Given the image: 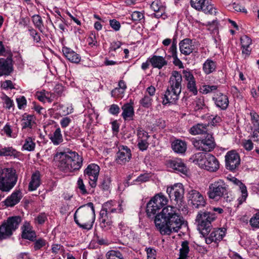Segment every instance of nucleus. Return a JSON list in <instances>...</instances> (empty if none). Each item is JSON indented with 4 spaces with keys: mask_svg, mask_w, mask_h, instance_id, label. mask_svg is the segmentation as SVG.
<instances>
[{
    "mask_svg": "<svg viewBox=\"0 0 259 259\" xmlns=\"http://www.w3.org/2000/svg\"><path fill=\"white\" fill-rule=\"evenodd\" d=\"M167 198L161 193L155 195L147 203L146 212L149 218H154L157 230L162 235L178 232L184 223L183 218L176 212V208L171 206L164 207L161 212H157L167 203Z\"/></svg>",
    "mask_w": 259,
    "mask_h": 259,
    "instance_id": "1",
    "label": "nucleus"
},
{
    "mask_svg": "<svg viewBox=\"0 0 259 259\" xmlns=\"http://www.w3.org/2000/svg\"><path fill=\"white\" fill-rule=\"evenodd\" d=\"M218 89L217 85H204L202 86L201 90V93L203 94H207L216 91Z\"/></svg>",
    "mask_w": 259,
    "mask_h": 259,
    "instance_id": "50",
    "label": "nucleus"
},
{
    "mask_svg": "<svg viewBox=\"0 0 259 259\" xmlns=\"http://www.w3.org/2000/svg\"><path fill=\"white\" fill-rule=\"evenodd\" d=\"M122 201L121 203H117L115 201H110L105 203L100 213H104V215L111 216L112 213H121L123 211Z\"/></svg>",
    "mask_w": 259,
    "mask_h": 259,
    "instance_id": "14",
    "label": "nucleus"
},
{
    "mask_svg": "<svg viewBox=\"0 0 259 259\" xmlns=\"http://www.w3.org/2000/svg\"><path fill=\"white\" fill-rule=\"evenodd\" d=\"M137 140H148L150 136L148 135L147 132L145 131L142 128L138 127L137 129Z\"/></svg>",
    "mask_w": 259,
    "mask_h": 259,
    "instance_id": "49",
    "label": "nucleus"
},
{
    "mask_svg": "<svg viewBox=\"0 0 259 259\" xmlns=\"http://www.w3.org/2000/svg\"><path fill=\"white\" fill-rule=\"evenodd\" d=\"M33 24L41 32H43L44 25L41 17L39 15H34L32 17Z\"/></svg>",
    "mask_w": 259,
    "mask_h": 259,
    "instance_id": "42",
    "label": "nucleus"
},
{
    "mask_svg": "<svg viewBox=\"0 0 259 259\" xmlns=\"http://www.w3.org/2000/svg\"><path fill=\"white\" fill-rule=\"evenodd\" d=\"M74 220L80 228L87 230H91L95 220L93 203L89 202L79 207L74 214Z\"/></svg>",
    "mask_w": 259,
    "mask_h": 259,
    "instance_id": "3",
    "label": "nucleus"
},
{
    "mask_svg": "<svg viewBox=\"0 0 259 259\" xmlns=\"http://www.w3.org/2000/svg\"><path fill=\"white\" fill-rule=\"evenodd\" d=\"M203 165L205 169L210 171H215L219 168V162L218 159L210 154L206 155Z\"/></svg>",
    "mask_w": 259,
    "mask_h": 259,
    "instance_id": "19",
    "label": "nucleus"
},
{
    "mask_svg": "<svg viewBox=\"0 0 259 259\" xmlns=\"http://www.w3.org/2000/svg\"><path fill=\"white\" fill-rule=\"evenodd\" d=\"M182 75L178 71H173L169 78L167 88L175 90L179 93L182 92Z\"/></svg>",
    "mask_w": 259,
    "mask_h": 259,
    "instance_id": "15",
    "label": "nucleus"
},
{
    "mask_svg": "<svg viewBox=\"0 0 259 259\" xmlns=\"http://www.w3.org/2000/svg\"><path fill=\"white\" fill-rule=\"evenodd\" d=\"M18 177L16 170L13 168L0 169V190L9 192L16 185Z\"/></svg>",
    "mask_w": 259,
    "mask_h": 259,
    "instance_id": "4",
    "label": "nucleus"
},
{
    "mask_svg": "<svg viewBox=\"0 0 259 259\" xmlns=\"http://www.w3.org/2000/svg\"><path fill=\"white\" fill-rule=\"evenodd\" d=\"M19 156L18 152L12 147H3L0 145V156L6 158H17Z\"/></svg>",
    "mask_w": 259,
    "mask_h": 259,
    "instance_id": "28",
    "label": "nucleus"
},
{
    "mask_svg": "<svg viewBox=\"0 0 259 259\" xmlns=\"http://www.w3.org/2000/svg\"><path fill=\"white\" fill-rule=\"evenodd\" d=\"M148 60L153 68L159 69H161L167 64V62L165 58L160 56L153 55L149 58Z\"/></svg>",
    "mask_w": 259,
    "mask_h": 259,
    "instance_id": "29",
    "label": "nucleus"
},
{
    "mask_svg": "<svg viewBox=\"0 0 259 259\" xmlns=\"http://www.w3.org/2000/svg\"><path fill=\"white\" fill-rule=\"evenodd\" d=\"M111 178L108 176H105L101 183L100 187L104 190H108L111 185Z\"/></svg>",
    "mask_w": 259,
    "mask_h": 259,
    "instance_id": "47",
    "label": "nucleus"
},
{
    "mask_svg": "<svg viewBox=\"0 0 259 259\" xmlns=\"http://www.w3.org/2000/svg\"><path fill=\"white\" fill-rule=\"evenodd\" d=\"M131 19L134 21H140L144 19L143 13L138 11H135L131 15Z\"/></svg>",
    "mask_w": 259,
    "mask_h": 259,
    "instance_id": "55",
    "label": "nucleus"
},
{
    "mask_svg": "<svg viewBox=\"0 0 259 259\" xmlns=\"http://www.w3.org/2000/svg\"><path fill=\"white\" fill-rule=\"evenodd\" d=\"M230 181L235 185L238 186L239 190L241 191V195L238 198V204H241L243 202L245 201L247 196L248 193L247 188L245 185L239 180L235 177H232L230 179Z\"/></svg>",
    "mask_w": 259,
    "mask_h": 259,
    "instance_id": "22",
    "label": "nucleus"
},
{
    "mask_svg": "<svg viewBox=\"0 0 259 259\" xmlns=\"http://www.w3.org/2000/svg\"><path fill=\"white\" fill-rule=\"evenodd\" d=\"M100 170V167L95 163L89 164L84 170L83 176L89 179V184L92 188L97 185Z\"/></svg>",
    "mask_w": 259,
    "mask_h": 259,
    "instance_id": "11",
    "label": "nucleus"
},
{
    "mask_svg": "<svg viewBox=\"0 0 259 259\" xmlns=\"http://www.w3.org/2000/svg\"><path fill=\"white\" fill-rule=\"evenodd\" d=\"M250 225L255 228H259V212L256 213L253 217L250 220Z\"/></svg>",
    "mask_w": 259,
    "mask_h": 259,
    "instance_id": "56",
    "label": "nucleus"
},
{
    "mask_svg": "<svg viewBox=\"0 0 259 259\" xmlns=\"http://www.w3.org/2000/svg\"><path fill=\"white\" fill-rule=\"evenodd\" d=\"M2 99L4 101L5 104L6 105V108L10 109L14 106L13 100H12L7 95H5L3 97H2Z\"/></svg>",
    "mask_w": 259,
    "mask_h": 259,
    "instance_id": "62",
    "label": "nucleus"
},
{
    "mask_svg": "<svg viewBox=\"0 0 259 259\" xmlns=\"http://www.w3.org/2000/svg\"><path fill=\"white\" fill-rule=\"evenodd\" d=\"M171 148L176 153L183 154L186 151L187 144L181 140H176L171 143Z\"/></svg>",
    "mask_w": 259,
    "mask_h": 259,
    "instance_id": "34",
    "label": "nucleus"
},
{
    "mask_svg": "<svg viewBox=\"0 0 259 259\" xmlns=\"http://www.w3.org/2000/svg\"><path fill=\"white\" fill-rule=\"evenodd\" d=\"M40 177L41 175L39 171H36L32 174L31 177V181L28 186L29 191H34L40 186Z\"/></svg>",
    "mask_w": 259,
    "mask_h": 259,
    "instance_id": "33",
    "label": "nucleus"
},
{
    "mask_svg": "<svg viewBox=\"0 0 259 259\" xmlns=\"http://www.w3.org/2000/svg\"><path fill=\"white\" fill-rule=\"evenodd\" d=\"M208 126V124L197 123L190 128L189 133L192 135L206 134Z\"/></svg>",
    "mask_w": 259,
    "mask_h": 259,
    "instance_id": "35",
    "label": "nucleus"
},
{
    "mask_svg": "<svg viewBox=\"0 0 259 259\" xmlns=\"http://www.w3.org/2000/svg\"><path fill=\"white\" fill-rule=\"evenodd\" d=\"M181 53L185 56L189 55L194 50V47L192 45V40L190 38H185L179 43Z\"/></svg>",
    "mask_w": 259,
    "mask_h": 259,
    "instance_id": "26",
    "label": "nucleus"
},
{
    "mask_svg": "<svg viewBox=\"0 0 259 259\" xmlns=\"http://www.w3.org/2000/svg\"><path fill=\"white\" fill-rule=\"evenodd\" d=\"M30 35L33 37L34 41L39 42L41 40V38L38 32L33 28L29 29Z\"/></svg>",
    "mask_w": 259,
    "mask_h": 259,
    "instance_id": "58",
    "label": "nucleus"
},
{
    "mask_svg": "<svg viewBox=\"0 0 259 259\" xmlns=\"http://www.w3.org/2000/svg\"><path fill=\"white\" fill-rule=\"evenodd\" d=\"M83 158L75 152H57L54 157L56 165L65 172H74L80 169Z\"/></svg>",
    "mask_w": 259,
    "mask_h": 259,
    "instance_id": "2",
    "label": "nucleus"
},
{
    "mask_svg": "<svg viewBox=\"0 0 259 259\" xmlns=\"http://www.w3.org/2000/svg\"><path fill=\"white\" fill-rule=\"evenodd\" d=\"M226 230L225 228H219L213 230L209 236L205 238V242L209 244L212 242L218 243L222 240L226 234Z\"/></svg>",
    "mask_w": 259,
    "mask_h": 259,
    "instance_id": "18",
    "label": "nucleus"
},
{
    "mask_svg": "<svg viewBox=\"0 0 259 259\" xmlns=\"http://www.w3.org/2000/svg\"><path fill=\"white\" fill-rule=\"evenodd\" d=\"M228 185L219 179L209 184L207 195L210 199L218 201L228 193Z\"/></svg>",
    "mask_w": 259,
    "mask_h": 259,
    "instance_id": "7",
    "label": "nucleus"
},
{
    "mask_svg": "<svg viewBox=\"0 0 259 259\" xmlns=\"http://www.w3.org/2000/svg\"><path fill=\"white\" fill-rule=\"evenodd\" d=\"M50 139L55 145H58L63 141V137L61 134V130L57 128L51 136Z\"/></svg>",
    "mask_w": 259,
    "mask_h": 259,
    "instance_id": "41",
    "label": "nucleus"
},
{
    "mask_svg": "<svg viewBox=\"0 0 259 259\" xmlns=\"http://www.w3.org/2000/svg\"><path fill=\"white\" fill-rule=\"evenodd\" d=\"M216 217L215 214L209 211H200L196 218V223L197 225V229L200 233L205 236L210 232L211 228V222Z\"/></svg>",
    "mask_w": 259,
    "mask_h": 259,
    "instance_id": "5",
    "label": "nucleus"
},
{
    "mask_svg": "<svg viewBox=\"0 0 259 259\" xmlns=\"http://www.w3.org/2000/svg\"><path fill=\"white\" fill-rule=\"evenodd\" d=\"M21 198V192L19 190H17L13 192L10 196L8 197L4 202L7 206L12 207L19 203Z\"/></svg>",
    "mask_w": 259,
    "mask_h": 259,
    "instance_id": "30",
    "label": "nucleus"
},
{
    "mask_svg": "<svg viewBox=\"0 0 259 259\" xmlns=\"http://www.w3.org/2000/svg\"><path fill=\"white\" fill-rule=\"evenodd\" d=\"M240 164V156L235 150L228 151L225 155V165L227 169L234 171Z\"/></svg>",
    "mask_w": 259,
    "mask_h": 259,
    "instance_id": "12",
    "label": "nucleus"
},
{
    "mask_svg": "<svg viewBox=\"0 0 259 259\" xmlns=\"http://www.w3.org/2000/svg\"><path fill=\"white\" fill-rule=\"evenodd\" d=\"M138 141V147L139 149L142 151L147 150L149 146V143L148 140H137Z\"/></svg>",
    "mask_w": 259,
    "mask_h": 259,
    "instance_id": "57",
    "label": "nucleus"
},
{
    "mask_svg": "<svg viewBox=\"0 0 259 259\" xmlns=\"http://www.w3.org/2000/svg\"><path fill=\"white\" fill-rule=\"evenodd\" d=\"M152 97L145 95L140 101V103L143 107L148 108L152 106Z\"/></svg>",
    "mask_w": 259,
    "mask_h": 259,
    "instance_id": "45",
    "label": "nucleus"
},
{
    "mask_svg": "<svg viewBox=\"0 0 259 259\" xmlns=\"http://www.w3.org/2000/svg\"><path fill=\"white\" fill-rule=\"evenodd\" d=\"M106 257V259H125V254L117 250H111L107 252Z\"/></svg>",
    "mask_w": 259,
    "mask_h": 259,
    "instance_id": "39",
    "label": "nucleus"
},
{
    "mask_svg": "<svg viewBox=\"0 0 259 259\" xmlns=\"http://www.w3.org/2000/svg\"><path fill=\"white\" fill-rule=\"evenodd\" d=\"M212 99L217 107L223 110H225L228 108L229 101L226 95L217 91L214 93Z\"/></svg>",
    "mask_w": 259,
    "mask_h": 259,
    "instance_id": "17",
    "label": "nucleus"
},
{
    "mask_svg": "<svg viewBox=\"0 0 259 259\" xmlns=\"http://www.w3.org/2000/svg\"><path fill=\"white\" fill-rule=\"evenodd\" d=\"M71 119L70 117H64L60 121V125L62 128H66L71 122Z\"/></svg>",
    "mask_w": 259,
    "mask_h": 259,
    "instance_id": "61",
    "label": "nucleus"
},
{
    "mask_svg": "<svg viewBox=\"0 0 259 259\" xmlns=\"http://www.w3.org/2000/svg\"><path fill=\"white\" fill-rule=\"evenodd\" d=\"M193 106L195 111L203 109L205 106L204 99L203 98H196L193 103Z\"/></svg>",
    "mask_w": 259,
    "mask_h": 259,
    "instance_id": "44",
    "label": "nucleus"
},
{
    "mask_svg": "<svg viewBox=\"0 0 259 259\" xmlns=\"http://www.w3.org/2000/svg\"><path fill=\"white\" fill-rule=\"evenodd\" d=\"M147 259H156V251L152 248H146Z\"/></svg>",
    "mask_w": 259,
    "mask_h": 259,
    "instance_id": "64",
    "label": "nucleus"
},
{
    "mask_svg": "<svg viewBox=\"0 0 259 259\" xmlns=\"http://www.w3.org/2000/svg\"><path fill=\"white\" fill-rule=\"evenodd\" d=\"M132 157L131 151L126 146H119L116 155V161L119 164H123L129 161Z\"/></svg>",
    "mask_w": 259,
    "mask_h": 259,
    "instance_id": "16",
    "label": "nucleus"
},
{
    "mask_svg": "<svg viewBox=\"0 0 259 259\" xmlns=\"http://www.w3.org/2000/svg\"><path fill=\"white\" fill-rule=\"evenodd\" d=\"M16 101L19 109L24 108L26 105V100L24 96L17 98Z\"/></svg>",
    "mask_w": 259,
    "mask_h": 259,
    "instance_id": "60",
    "label": "nucleus"
},
{
    "mask_svg": "<svg viewBox=\"0 0 259 259\" xmlns=\"http://www.w3.org/2000/svg\"><path fill=\"white\" fill-rule=\"evenodd\" d=\"M189 250L188 241H183L181 244V248L180 249V256L178 259H186Z\"/></svg>",
    "mask_w": 259,
    "mask_h": 259,
    "instance_id": "40",
    "label": "nucleus"
},
{
    "mask_svg": "<svg viewBox=\"0 0 259 259\" xmlns=\"http://www.w3.org/2000/svg\"><path fill=\"white\" fill-rule=\"evenodd\" d=\"M22 221L19 216L9 217L0 226V240L10 237Z\"/></svg>",
    "mask_w": 259,
    "mask_h": 259,
    "instance_id": "6",
    "label": "nucleus"
},
{
    "mask_svg": "<svg viewBox=\"0 0 259 259\" xmlns=\"http://www.w3.org/2000/svg\"><path fill=\"white\" fill-rule=\"evenodd\" d=\"M193 145L197 150L204 152L212 151L215 146L213 137L209 134H207L204 138L194 140Z\"/></svg>",
    "mask_w": 259,
    "mask_h": 259,
    "instance_id": "8",
    "label": "nucleus"
},
{
    "mask_svg": "<svg viewBox=\"0 0 259 259\" xmlns=\"http://www.w3.org/2000/svg\"><path fill=\"white\" fill-rule=\"evenodd\" d=\"M35 147V143L33 141L31 137H27L23 146V148L28 151H32Z\"/></svg>",
    "mask_w": 259,
    "mask_h": 259,
    "instance_id": "43",
    "label": "nucleus"
},
{
    "mask_svg": "<svg viewBox=\"0 0 259 259\" xmlns=\"http://www.w3.org/2000/svg\"><path fill=\"white\" fill-rule=\"evenodd\" d=\"M187 90L194 95L197 94L198 91L196 87V80L192 81L191 82H185Z\"/></svg>",
    "mask_w": 259,
    "mask_h": 259,
    "instance_id": "48",
    "label": "nucleus"
},
{
    "mask_svg": "<svg viewBox=\"0 0 259 259\" xmlns=\"http://www.w3.org/2000/svg\"><path fill=\"white\" fill-rule=\"evenodd\" d=\"M13 71L12 61L11 59L0 58V76L9 75Z\"/></svg>",
    "mask_w": 259,
    "mask_h": 259,
    "instance_id": "23",
    "label": "nucleus"
},
{
    "mask_svg": "<svg viewBox=\"0 0 259 259\" xmlns=\"http://www.w3.org/2000/svg\"><path fill=\"white\" fill-rule=\"evenodd\" d=\"M166 192L171 200H175L179 207L182 205L184 198V189L181 183L175 184L174 186L168 187Z\"/></svg>",
    "mask_w": 259,
    "mask_h": 259,
    "instance_id": "9",
    "label": "nucleus"
},
{
    "mask_svg": "<svg viewBox=\"0 0 259 259\" xmlns=\"http://www.w3.org/2000/svg\"><path fill=\"white\" fill-rule=\"evenodd\" d=\"M240 40L242 54L248 56L251 52V49H250V45L252 42L251 38L247 35H243L240 38Z\"/></svg>",
    "mask_w": 259,
    "mask_h": 259,
    "instance_id": "36",
    "label": "nucleus"
},
{
    "mask_svg": "<svg viewBox=\"0 0 259 259\" xmlns=\"http://www.w3.org/2000/svg\"><path fill=\"white\" fill-rule=\"evenodd\" d=\"M124 91L122 89L116 88L111 91V96L115 98H122Z\"/></svg>",
    "mask_w": 259,
    "mask_h": 259,
    "instance_id": "54",
    "label": "nucleus"
},
{
    "mask_svg": "<svg viewBox=\"0 0 259 259\" xmlns=\"http://www.w3.org/2000/svg\"><path fill=\"white\" fill-rule=\"evenodd\" d=\"M150 7L156 12L154 15L156 18L161 17L165 13V7L160 0H155L152 3Z\"/></svg>",
    "mask_w": 259,
    "mask_h": 259,
    "instance_id": "31",
    "label": "nucleus"
},
{
    "mask_svg": "<svg viewBox=\"0 0 259 259\" xmlns=\"http://www.w3.org/2000/svg\"><path fill=\"white\" fill-rule=\"evenodd\" d=\"M62 52L66 59L70 62L74 63H78L80 62V56L72 49L67 47H63Z\"/></svg>",
    "mask_w": 259,
    "mask_h": 259,
    "instance_id": "27",
    "label": "nucleus"
},
{
    "mask_svg": "<svg viewBox=\"0 0 259 259\" xmlns=\"http://www.w3.org/2000/svg\"><path fill=\"white\" fill-rule=\"evenodd\" d=\"M149 174L145 173L140 175L136 180H134V182L144 183L149 181Z\"/></svg>",
    "mask_w": 259,
    "mask_h": 259,
    "instance_id": "59",
    "label": "nucleus"
},
{
    "mask_svg": "<svg viewBox=\"0 0 259 259\" xmlns=\"http://www.w3.org/2000/svg\"><path fill=\"white\" fill-rule=\"evenodd\" d=\"M21 126L22 129L28 128L31 129L35 124V117L33 115L24 114L21 119Z\"/></svg>",
    "mask_w": 259,
    "mask_h": 259,
    "instance_id": "32",
    "label": "nucleus"
},
{
    "mask_svg": "<svg viewBox=\"0 0 259 259\" xmlns=\"http://www.w3.org/2000/svg\"><path fill=\"white\" fill-rule=\"evenodd\" d=\"M120 111V108L119 106L116 104L111 105L109 109V112L114 115H117Z\"/></svg>",
    "mask_w": 259,
    "mask_h": 259,
    "instance_id": "63",
    "label": "nucleus"
},
{
    "mask_svg": "<svg viewBox=\"0 0 259 259\" xmlns=\"http://www.w3.org/2000/svg\"><path fill=\"white\" fill-rule=\"evenodd\" d=\"M206 155L202 152H198L193 155V161L199 164L203 165Z\"/></svg>",
    "mask_w": 259,
    "mask_h": 259,
    "instance_id": "46",
    "label": "nucleus"
},
{
    "mask_svg": "<svg viewBox=\"0 0 259 259\" xmlns=\"http://www.w3.org/2000/svg\"><path fill=\"white\" fill-rule=\"evenodd\" d=\"M216 66L215 62L208 59L203 64V70L206 74H209L215 71Z\"/></svg>",
    "mask_w": 259,
    "mask_h": 259,
    "instance_id": "38",
    "label": "nucleus"
},
{
    "mask_svg": "<svg viewBox=\"0 0 259 259\" xmlns=\"http://www.w3.org/2000/svg\"><path fill=\"white\" fill-rule=\"evenodd\" d=\"M22 238L31 241H34L36 237L35 232L29 222H25L21 228Z\"/></svg>",
    "mask_w": 259,
    "mask_h": 259,
    "instance_id": "21",
    "label": "nucleus"
},
{
    "mask_svg": "<svg viewBox=\"0 0 259 259\" xmlns=\"http://www.w3.org/2000/svg\"><path fill=\"white\" fill-rule=\"evenodd\" d=\"M169 166L175 170L181 172L184 175H187V174L188 169L186 164L181 159H176L169 161Z\"/></svg>",
    "mask_w": 259,
    "mask_h": 259,
    "instance_id": "25",
    "label": "nucleus"
},
{
    "mask_svg": "<svg viewBox=\"0 0 259 259\" xmlns=\"http://www.w3.org/2000/svg\"><path fill=\"white\" fill-rule=\"evenodd\" d=\"M100 226L104 230L110 229L112 226V216L104 215V213H100Z\"/></svg>",
    "mask_w": 259,
    "mask_h": 259,
    "instance_id": "37",
    "label": "nucleus"
},
{
    "mask_svg": "<svg viewBox=\"0 0 259 259\" xmlns=\"http://www.w3.org/2000/svg\"><path fill=\"white\" fill-rule=\"evenodd\" d=\"M181 93L177 91L167 88L163 98L162 104L166 105L168 104L176 103Z\"/></svg>",
    "mask_w": 259,
    "mask_h": 259,
    "instance_id": "20",
    "label": "nucleus"
},
{
    "mask_svg": "<svg viewBox=\"0 0 259 259\" xmlns=\"http://www.w3.org/2000/svg\"><path fill=\"white\" fill-rule=\"evenodd\" d=\"M77 188L79 189L80 192L82 195H86L88 192L85 188V185L83 183V180L81 178H79L77 181Z\"/></svg>",
    "mask_w": 259,
    "mask_h": 259,
    "instance_id": "53",
    "label": "nucleus"
},
{
    "mask_svg": "<svg viewBox=\"0 0 259 259\" xmlns=\"http://www.w3.org/2000/svg\"><path fill=\"white\" fill-rule=\"evenodd\" d=\"M190 5L197 11H202L205 14H216V9L212 4L211 0H191Z\"/></svg>",
    "mask_w": 259,
    "mask_h": 259,
    "instance_id": "10",
    "label": "nucleus"
},
{
    "mask_svg": "<svg viewBox=\"0 0 259 259\" xmlns=\"http://www.w3.org/2000/svg\"><path fill=\"white\" fill-rule=\"evenodd\" d=\"M122 113L121 116L125 121H130L133 119L135 115L133 102L124 104L121 107Z\"/></svg>",
    "mask_w": 259,
    "mask_h": 259,
    "instance_id": "24",
    "label": "nucleus"
},
{
    "mask_svg": "<svg viewBox=\"0 0 259 259\" xmlns=\"http://www.w3.org/2000/svg\"><path fill=\"white\" fill-rule=\"evenodd\" d=\"M34 241L33 248L35 250H38L41 249L42 247L45 246L47 243L46 240L42 238L34 240Z\"/></svg>",
    "mask_w": 259,
    "mask_h": 259,
    "instance_id": "51",
    "label": "nucleus"
},
{
    "mask_svg": "<svg viewBox=\"0 0 259 259\" xmlns=\"http://www.w3.org/2000/svg\"><path fill=\"white\" fill-rule=\"evenodd\" d=\"M187 197L193 208H199L204 206L206 204L203 195L197 190L191 189L189 191Z\"/></svg>",
    "mask_w": 259,
    "mask_h": 259,
    "instance_id": "13",
    "label": "nucleus"
},
{
    "mask_svg": "<svg viewBox=\"0 0 259 259\" xmlns=\"http://www.w3.org/2000/svg\"><path fill=\"white\" fill-rule=\"evenodd\" d=\"M183 77L184 78L185 82H191L195 80V78L194 77L192 73L188 70H184L183 71Z\"/></svg>",
    "mask_w": 259,
    "mask_h": 259,
    "instance_id": "52",
    "label": "nucleus"
}]
</instances>
